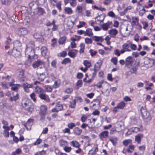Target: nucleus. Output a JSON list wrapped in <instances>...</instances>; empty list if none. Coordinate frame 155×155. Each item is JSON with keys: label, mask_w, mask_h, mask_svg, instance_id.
I'll use <instances>...</instances> for the list:
<instances>
[{"label": "nucleus", "mask_w": 155, "mask_h": 155, "mask_svg": "<svg viewBox=\"0 0 155 155\" xmlns=\"http://www.w3.org/2000/svg\"><path fill=\"white\" fill-rule=\"evenodd\" d=\"M155 62V59L150 58L148 57H145L143 59V62L141 63V66L147 68L151 67Z\"/></svg>", "instance_id": "1"}, {"label": "nucleus", "mask_w": 155, "mask_h": 155, "mask_svg": "<svg viewBox=\"0 0 155 155\" xmlns=\"http://www.w3.org/2000/svg\"><path fill=\"white\" fill-rule=\"evenodd\" d=\"M34 47V45H33V47L27 46L25 50V54L26 56H27L29 59H33L35 58V50L33 48V47Z\"/></svg>", "instance_id": "2"}, {"label": "nucleus", "mask_w": 155, "mask_h": 155, "mask_svg": "<svg viewBox=\"0 0 155 155\" xmlns=\"http://www.w3.org/2000/svg\"><path fill=\"white\" fill-rule=\"evenodd\" d=\"M14 48L12 51H9L8 53L11 54L12 53L15 52V51L20 52L21 50V44L18 41H15L14 43Z\"/></svg>", "instance_id": "3"}, {"label": "nucleus", "mask_w": 155, "mask_h": 155, "mask_svg": "<svg viewBox=\"0 0 155 155\" xmlns=\"http://www.w3.org/2000/svg\"><path fill=\"white\" fill-rule=\"evenodd\" d=\"M23 107L27 110L31 112L34 109V106L32 103L26 102L22 103Z\"/></svg>", "instance_id": "4"}, {"label": "nucleus", "mask_w": 155, "mask_h": 155, "mask_svg": "<svg viewBox=\"0 0 155 155\" xmlns=\"http://www.w3.org/2000/svg\"><path fill=\"white\" fill-rule=\"evenodd\" d=\"M15 33L19 36H23L27 34L28 30L25 28H18L16 29Z\"/></svg>", "instance_id": "5"}, {"label": "nucleus", "mask_w": 155, "mask_h": 155, "mask_svg": "<svg viewBox=\"0 0 155 155\" xmlns=\"http://www.w3.org/2000/svg\"><path fill=\"white\" fill-rule=\"evenodd\" d=\"M130 41H127L126 43H124L122 45V49L120 51V52L122 54L125 52H130L131 50L129 48Z\"/></svg>", "instance_id": "6"}, {"label": "nucleus", "mask_w": 155, "mask_h": 155, "mask_svg": "<svg viewBox=\"0 0 155 155\" xmlns=\"http://www.w3.org/2000/svg\"><path fill=\"white\" fill-rule=\"evenodd\" d=\"M140 111L141 115L143 118L146 119L148 117L149 114L145 107H142L140 109Z\"/></svg>", "instance_id": "7"}, {"label": "nucleus", "mask_w": 155, "mask_h": 155, "mask_svg": "<svg viewBox=\"0 0 155 155\" xmlns=\"http://www.w3.org/2000/svg\"><path fill=\"white\" fill-rule=\"evenodd\" d=\"M108 136V132L107 131H104L98 135V137L100 140L102 141H104Z\"/></svg>", "instance_id": "8"}, {"label": "nucleus", "mask_w": 155, "mask_h": 155, "mask_svg": "<svg viewBox=\"0 0 155 155\" xmlns=\"http://www.w3.org/2000/svg\"><path fill=\"white\" fill-rule=\"evenodd\" d=\"M44 65V63L43 61L40 60H38L33 63L32 66L34 68H37L39 67L41 68L40 66H43Z\"/></svg>", "instance_id": "9"}, {"label": "nucleus", "mask_w": 155, "mask_h": 155, "mask_svg": "<svg viewBox=\"0 0 155 155\" xmlns=\"http://www.w3.org/2000/svg\"><path fill=\"white\" fill-rule=\"evenodd\" d=\"M112 23L111 21H108L107 23L103 24L102 25V28L104 31H107L112 25Z\"/></svg>", "instance_id": "10"}, {"label": "nucleus", "mask_w": 155, "mask_h": 155, "mask_svg": "<svg viewBox=\"0 0 155 155\" xmlns=\"http://www.w3.org/2000/svg\"><path fill=\"white\" fill-rule=\"evenodd\" d=\"M105 17L104 15H98L95 18V21L97 24H99L101 22H103Z\"/></svg>", "instance_id": "11"}, {"label": "nucleus", "mask_w": 155, "mask_h": 155, "mask_svg": "<svg viewBox=\"0 0 155 155\" xmlns=\"http://www.w3.org/2000/svg\"><path fill=\"white\" fill-rule=\"evenodd\" d=\"M39 97L41 99L44 100L46 102H49L50 101V99L48 95L44 93L40 94Z\"/></svg>", "instance_id": "12"}, {"label": "nucleus", "mask_w": 155, "mask_h": 155, "mask_svg": "<svg viewBox=\"0 0 155 155\" xmlns=\"http://www.w3.org/2000/svg\"><path fill=\"white\" fill-rule=\"evenodd\" d=\"M33 85L31 84H29L27 83H24L22 87L25 92L28 93L29 91V88H31L33 87Z\"/></svg>", "instance_id": "13"}, {"label": "nucleus", "mask_w": 155, "mask_h": 155, "mask_svg": "<svg viewBox=\"0 0 155 155\" xmlns=\"http://www.w3.org/2000/svg\"><path fill=\"white\" fill-rule=\"evenodd\" d=\"M132 62V58L131 56L127 57L125 59V63L127 66H131Z\"/></svg>", "instance_id": "14"}, {"label": "nucleus", "mask_w": 155, "mask_h": 155, "mask_svg": "<svg viewBox=\"0 0 155 155\" xmlns=\"http://www.w3.org/2000/svg\"><path fill=\"white\" fill-rule=\"evenodd\" d=\"M108 33L112 37L114 38L117 34L118 31L116 29H112L108 31Z\"/></svg>", "instance_id": "15"}, {"label": "nucleus", "mask_w": 155, "mask_h": 155, "mask_svg": "<svg viewBox=\"0 0 155 155\" xmlns=\"http://www.w3.org/2000/svg\"><path fill=\"white\" fill-rule=\"evenodd\" d=\"M47 110V108L44 105H41L40 107V114H46Z\"/></svg>", "instance_id": "16"}, {"label": "nucleus", "mask_w": 155, "mask_h": 155, "mask_svg": "<svg viewBox=\"0 0 155 155\" xmlns=\"http://www.w3.org/2000/svg\"><path fill=\"white\" fill-rule=\"evenodd\" d=\"M45 72H42V73L39 72L37 73L38 76V79L41 81H43L45 78Z\"/></svg>", "instance_id": "17"}, {"label": "nucleus", "mask_w": 155, "mask_h": 155, "mask_svg": "<svg viewBox=\"0 0 155 155\" xmlns=\"http://www.w3.org/2000/svg\"><path fill=\"white\" fill-rule=\"evenodd\" d=\"M130 27V26H128L125 28L124 29L125 31L124 35V37H126L129 35L131 31V29L129 28Z\"/></svg>", "instance_id": "18"}, {"label": "nucleus", "mask_w": 155, "mask_h": 155, "mask_svg": "<svg viewBox=\"0 0 155 155\" xmlns=\"http://www.w3.org/2000/svg\"><path fill=\"white\" fill-rule=\"evenodd\" d=\"M83 64L85 66V71H87V69L89 68L91 66V63L88 60H85L83 61Z\"/></svg>", "instance_id": "19"}, {"label": "nucleus", "mask_w": 155, "mask_h": 155, "mask_svg": "<svg viewBox=\"0 0 155 155\" xmlns=\"http://www.w3.org/2000/svg\"><path fill=\"white\" fill-rule=\"evenodd\" d=\"M92 39L96 41L100 42H103L104 40L102 36H93L92 37Z\"/></svg>", "instance_id": "20"}, {"label": "nucleus", "mask_w": 155, "mask_h": 155, "mask_svg": "<svg viewBox=\"0 0 155 155\" xmlns=\"http://www.w3.org/2000/svg\"><path fill=\"white\" fill-rule=\"evenodd\" d=\"M101 62L100 61L97 62L94 65V72H96L98 71L101 67Z\"/></svg>", "instance_id": "21"}, {"label": "nucleus", "mask_w": 155, "mask_h": 155, "mask_svg": "<svg viewBox=\"0 0 155 155\" xmlns=\"http://www.w3.org/2000/svg\"><path fill=\"white\" fill-rule=\"evenodd\" d=\"M70 144L73 147L79 148L80 147V145L79 143L76 140H73L70 142Z\"/></svg>", "instance_id": "22"}, {"label": "nucleus", "mask_w": 155, "mask_h": 155, "mask_svg": "<svg viewBox=\"0 0 155 155\" xmlns=\"http://www.w3.org/2000/svg\"><path fill=\"white\" fill-rule=\"evenodd\" d=\"M64 10L65 13L68 15H71L73 12V10L70 7H65L64 8Z\"/></svg>", "instance_id": "23"}, {"label": "nucleus", "mask_w": 155, "mask_h": 155, "mask_svg": "<svg viewBox=\"0 0 155 155\" xmlns=\"http://www.w3.org/2000/svg\"><path fill=\"white\" fill-rule=\"evenodd\" d=\"M72 18H74V20H73V19H71L70 21L68 22L69 23L70 22H71L72 23V24H71L70 25H68V24H67L69 28H72L74 25L75 24L76 22L77 21V19L75 18H74V16H72Z\"/></svg>", "instance_id": "24"}, {"label": "nucleus", "mask_w": 155, "mask_h": 155, "mask_svg": "<svg viewBox=\"0 0 155 155\" xmlns=\"http://www.w3.org/2000/svg\"><path fill=\"white\" fill-rule=\"evenodd\" d=\"M59 143L60 145L63 148L68 145V142L63 139L59 140Z\"/></svg>", "instance_id": "25"}, {"label": "nucleus", "mask_w": 155, "mask_h": 155, "mask_svg": "<svg viewBox=\"0 0 155 155\" xmlns=\"http://www.w3.org/2000/svg\"><path fill=\"white\" fill-rule=\"evenodd\" d=\"M66 39L67 37L65 36H64L61 37L59 39V44L61 45L65 43Z\"/></svg>", "instance_id": "26"}, {"label": "nucleus", "mask_w": 155, "mask_h": 155, "mask_svg": "<svg viewBox=\"0 0 155 155\" xmlns=\"http://www.w3.org/2000/svg\"><path fill=\"white\" fill-rule=\"evenodd\" d=\"M143 137V135L142 134H138L135 137V141L137 143H140L141 142V138Z\"/></svg>", "instance_id": "27"}, {"label": "nucleus", "mask_w": 155, "mask_h": 155, "mask_svg": "<svg viewBox=\"0 0 155 155\" xmlns=\"http://www.w3.org/2000/svg\"><path fill=\"white\" fill-rule=\"evenodd\" d=\"M139 19L137 17H132V24L133 25H137L138 24Z\"/></svg>", "instance_id": "28"}, {"label": "nucleus", "mask_w": 155, "mask_h": 155, "mask_svg": "<svg viewBox=\"0 0 155 155\" xmlns=\"http://www.w3.org/2000/svg\"><path fill=\"white\" fill-rule=\"evenodd\" d=\"M21 86V85L20 84H15L13 86H11L12 87L11 88V89L12 90L15 91L17 92L19 88Z\"/></svg>", "instance_id": "29"}, {"label": "nucleus", "mask_w": 155, "mask_h": 155, "mask_svg": "<svg viewBox=\"0 0 155 155\" xmlns=\"http://www.w3.org/2000/svg\"><path fill=\"white\" fill-rule=\"evenodd\" d=\"M93 35V33L92 32V29L90 28H88L85 31V36H92Z\"/></svg>", "instance_id": "30"}, {"label": "nucleus", "mask_w": 155, "mask_h": 155, "mask_svg": "<svg viewBox=\"0 0 155 155\" xmlns=\"http://www.w3.org/2000/svg\"><path fill=\"white\" fill-rule=\"evenodd\" d=\"M83 82L82 80H78L76 83L75 87L77 89H78L82 86Z\"/></svg>", "instance_id": "31"}, {"label": "nucleus", "mask_w": 155, "mask_h": 155, "mask_svg": "<svg viewBox=\"0 0 155 155\" xmlns=\"http://www.w3.org/2000/svg\"><path fill=\"white\" fill-rule=\"evenodd\" d=\"M82 130L78 127H76L74 130V133L77 135H80L82 133Z\"/></svg>", "instance_id": "32"}, {"label": "nucleus", "mask_w": 155, "mask_h": 155, "mask_svg": "<svg viewBox=\"0 0 155 155\" xmlns=\"http://www.w3.org/2000/svg\"><path fill=\"white\" fill-rule=\"evenodd\" d=\"M98 149L97 147H93L89 152V154L91 155L95 154L96 152L98 151Z\"/></svg>", "instance_id": "33"}, {"label": "nucleus", "mask_w": 155, "mask_h": 155, "mask_svg": "<svg viewBox=\"0 0 155 155\" xmlns=\"http://www.w3.org/2000/svg\"><path fill=\"white\" fill-rule=\"evenodd\" d=\"M109 140L113 145H115L117 143V138L116 137H111L109 139Z\"/></svg>", "instance_id": "34"}, {"label": "nucleus", "mask_w": 155, "mask_h": 155, "mask_svg": "<svg viewBox=\"0 0 155 155\" xmlns=\"http://www.w3.org/2000/svg\"><path fill=\"white\" fill-rule=\"evenodd\" d=\"M104 84V81L103 80H101L100 81L98 82L96 84L94 85V86H96L98 88H101L102 87V85Z\"/></svg>", "instance_id": "35"}, {"label": "nucleus", "mask_w": 155, "mask_h": 155, "mask_svg": "<svg viewBox=\"0 0 155 155\" xmlns=\"http://www.w3.org/2000/svg\"><path fill=\"white\" fill-rule=\"evenodd\" d=\"M134 145H132L129 146L128 147L126 150L127 152L132 153L134 151Z\"/></svg>", "instance_id": "36"}, {"label": "nucleus", "mask_w": 155, "mask_h": 155, "mask_svg": "<svg viewBox=\"0 0 155 155\" xmlns=\"http://www.w3.org/2000/svg\"><path fill=\"white\" fill-rule=\"evenodd\" d=\"M41 52L43 56H45L47 52V49L45 47H43L41 49Z\"/></svg>", "instance_id": "37"}, {"label": "nucleus", "mask_w": 155, "mask_h": 155, "mask_svg": "<svg viewBox=\"0 0 155 155\" xmlns=\"http://www.w3.org/2000/svg\"><path fill=\"white\" fill-rule=\"evenodd\" d=\"M125 103L123 101H121L117 105L118 109H123L125 106Z\"/></svg>", "instance_id": "38"}, {"label": "nucleus", "mask_w": 155, "mask_h": 155, "mask_svg": "<svg viewBox=\"0 0 155 155\" xmlns=\"http://www.w3.org/2000/svg\"><path fill=\"white\" fill-rule=\"evenodd\" d=\"M42 89L39 87L38 86L36 87L35 88V91L38 94H40L42 92Z\"/></svg>", "instance_id": "39"}, {"label": "nucleus", "mask_w": 155, "mask_h": 155, "mask_svg": "<svg viewBox=\"0 0 155 155\" xmlns=\"http://www.w3.org/2000/svg\"><path fill=\"white\" fill-rule=\"evenodd\" d=\"M75 11L78 14L81 13L83 11L82 7L80 5L78 6L75 9Z\"/></svg>", "instance_id": "40"}, {"label": "nucleus", "mask_w": 155, "mask_h": 155, "mask_svg": "<svg viewBox=\"0 0 155 155\" xmlns=\"http://www.w3.org/2000/svg\"><path fill=\"white\" fill-rule=\"evenodd\" d=\"M80 49L79 50V52L80 54L83 53L84 52L85 45L84 43H81L80 45Z\"/></svg>", "instance_id": "41"}, {"label": "nucleus", "mask_w": 155, "mask_h": 155, "mask_svg": "<svg viewBox=\"0 0 155 155\" xmlns=\"http://www.w3.org/2000/svg\"><path fill=\"white\" fill-rule=\"evenodd\" d=\"M56 107L59 111L62 110L63 109L62 105L59 102L56 103Z\"/></svg>", "instance_id": "42"}, {"label": "nucleus", "mask_w": 155, "mask_h": 155, "mask_svg": "<svg viewBox=\"0 0 155 155\" xmlns=\"http://www.w3.org/2000/svg\"><path fill=\"white\" fill-rule=\"evenodd\" d=\"M68 3H69L70 5L74 7H75L77 5V0H71Z\"/></svg>", "instance_id": "43"}, {"label": "nucleus", "mask_w": 155, "mask_h": 155, "mask_svg": "<svg viewBox=\"0 0 155 155\" xmlns=\"http://www.w3.org/2000/svg\"><path fill=\"white\" fill-rule=\"evenodd\" d=\"M33 122V120L31 119H29L26 122V124L24 125V126L26 127V128L28 130L27 125H31Z\"/></svg>", "instance_id": "44"}, {"label": "nucleus", "mask_w": 155, "mask_h": 155, "mask_svg": "<svg viewBox=\"0 0 155 155\" xmlns=\"http://www.w3.org/2000/svg\"><path fill=\"white\" fill-rule=\"evenodd\" d=\"M130 45L131 49L134 51L136 50L137 48V46L134 44H133L132 42L130 41Z\"/></svg>", "instance_id": "45"}, {"label": "nucleus", "mask_w": 155, "mask_h": 155, "mask_svg": "<svg viewBox=\"0 0 155 155\" xmlns=\"http://www.w3.org/2000/svg\"><path fill=\"white\" fill-rule=\"evenodd\" d=\"M34 37L36 39H41L42 38V36L40 33H36L34 35Z\"/></svg>", "instance_id": "46"}, {"label": "nucleus", "mask_w": 155, "mask_h": 155, "mask_svg": "<svg viewBox=\"0 0 155 155\" xmlns=\"http://www.w3.org/2000/svg\"><path fill=\"white\" fill-rule=\"evenodd\" d=\"M91 103L92 104V105L91 106V107H93L97 105H98L99 104V101L97 100H94L91 102Z\"/></svg>", "instance_id": "47"}, {"label": "nucleus", "mask_w": 155, "mask_h": 155, "mask_svg": "<svg viewBox=\"0 0 155 155\" xmlns=\"http://www.w3.org/2000/svg\"><path fill=\"white\" fill-rule=\"evenodd\" d=\"M71 61V59L69 58H66L63 60L61 63L62 64H67L70 63Z\"/></svg>", "instance_id": "48"}, {"label": "nucleus", "mask_w": 155, "mask_h": 155, "mask_svg": "<svg viewBox=\"0 0 155 155\" xmlns=\"http://www.w3.org/2000/svg\"><path fill=\"white\" fill-rule=\"evenodd\" d=\"M130 130L131 131L137 133L140 131L139 128L138 127H133L130 128Z\"/></svg>", "instance_id": "49"}, {"label": "nucleus", "mask_w": 155, "mask_h": 155, "mask_svg": "<svg viewBox=\"0 0 155 155\" xmlns=\"http://www.w3.org/2000/svg\"><path fill=\"white\" fill-rule=\"evenodd\" d=\"M60 83V81L59 80H57L54 82V83L53 85V87L54 88H56L59 86V84Z\"/></svg>", "instance_id": "50"}, {"label": "nucleus", "mask_w": 155, "mask_h": 155, "mask_svg": "<svg viewBox=\"0 0 155 155\" xmlns=\"http://www.w3.org/2000/svg\"><path fill=\"white\" fill-rule=\"evenodd\" d=\"M89 116V115L83 114L81 118V120L83 123L85 122Z\"/></svg>", "instance_id": "51"}, {"label": "nucleus", "mask_w": 155, "mask_h": 155, "mask_svg": "<svg viewBox=\"0 0 155 155\" xmlns=\"http://www.w3.org/2000/svg\"><path fill=\"white\" fill-rule=\"evenodd\" d=\"M131 141L132 140L130 139L125 140L123 141V143L124 145L127 146Z\"/></svg>", "instance_id": "52"}, {"label": "nucleus", "mask_w": 155, "mask_h": 155, "mask_svg": "<svg viewBox=\"0 0 155 155\" xmlns=\"http://www.w3.org/2000/svg\"><path fill=\"white\" fill-rule=\"evenodd\" d=\"M117 58L115 57H114L112 58L111 59V61L113 63L114 65H116L117 64Z\"/></svg>", "instance_id": "53"}, {"label": "nucleus", "mask_w": 155, "mask_h": 155, "mask_svg": "<svg viewBox=\"0 0 155 155\" xmlns=\"http://www.w3.org/2000/svg\"><path fill=\"white\" fill-rule=\"evenodd\" d=\"M36 95L34 93H33L30 95V97L31 99L33 101L36 102V99L35 97Z\"/></svg>", "instance_id": "54"}, {"label": "nucleus", "mask_w": 155, "mask_h": 155, "mask_svg": "<svg viewBox=\"0 0 155 155\" xmlns=\"http://www.w3.org/2000/svg\"><path fill=\"white\" fill-rule=\"evenodd\" d=\"M46 91L48 92H51L52 91V89L51 86L49 85H45V86Z\"/></svg>", "instance_id": "55"}, {"label": "nucleus", "mask_w": 155, "mask_h": 155, "mask_svg": "<svg viewBox=\"0 0 155 155\" xmlns=\"http://www.w3.org/2000/svg\"><path fill=\"white\" fill-rule=\"evenodd\" d=\"M85 41L87 44H89L92 43V40L91 38H86L85 39Z\"/></svg>", "instance_id": "56"}, {"label": "nucleus", "mask_w": 155, "mask_h": 155, "mask_svg": "<svg viewBox=\"0 0 155 155\" xmlns=\"http://www.w3.org/2000/svg\"><path fill=\"white\" fill-rule=\"evenodd\" d=\"M146 10L144 8V7H143V8L141 10H139V15L140 16H142L145 13Z\"/></svg>", "instance_id": "57"}, {"label": "nucleus", "mask_w": 155, "mask_h": 155, "mask_svg": "<svg viewBox=\"0 0 155 155\" xmlns=\"http://www.w3.org/2000/svg\"><path fill=\"white\" fill-rule=\"evenodd\" d=\"M132 7L131 6H129L125 8L123 12L121 13V15H124L127 12V11L131 9Z\"/></svg>", "instance_id": "58"}, {"label": "nucleus", "mask_w": 155, "mask_h": 155, "mask_svg": "<svg viewBox=\"0 0 155 155\" xmlns=\"http://www.w3.org/2000/svg\"><path fill=\"white\" fill-rule=\"evenodd\" d=\"M55 21L54 20H53V27L52 29L53 31H55L57 30L58 28V26L55 24Z\"/></svg>", "instance_id": "59"}, {"label": "nucleus", "mask_w": 155, "mask_h": 155, "mask_svg": "<svg viewBox=\"0 0 155 155\" xmlns=\"http://www.w3.org/2000/svg\"><path fill=\"white\" fill-rule=\"evenodd\" d=\"M72 148L71 147H67L66 146L64 147L63 148V150L64 151L67 153L70 152Z\"/></svg>", "instance_id": "60"}, {"label": "nucleus", "mask_w": 155, "mask_h": 155, "mask_svg": "<svg viewBox=\"0 0 155 155\" xmlns=\"http://www.w3.org/2000/svg\"><path fill=\"white\" fill-rule=\"evenodd\" d=\"M12 0H1L2 3L4 5L10 4Z\"/></svg>", "instance_id": "61"}, {"label": "nucleus", "mask_w": 155, "mask_h": 155, "mask_svg": "<svg viewBox=\"0 0 155 155\" xmlns=\"http://www.w3.org/2000/svg\"><path fill=\"white\" fill-rule=\"evenodd\" d=\"M67 54V52L65 51H64L58 53V55L60 57H64Z\"/></svg>", "instance_id": "62"}, {"label": "nucleus", "mask_w": 155, "mask_h": 155, "mask_svg": "<svg viewBox=\"0 0 155 155\" xmlns=\"http://www.w3.org/2000/svg\"><path fill=\"white\" fill-rule=\"evenodd\" d=\"M79 23V24L77 26V28H82L86 25V23L84 21H80Z\"/></svg>", "instance_id": "63"}, {"label": "nucleus", "mask_w": 155, "mask_h": 155, "mask_svg": "<svg viewBox=\"0 0 155 155\" xmlns=\"http://www.w3.org/2000/svg\"><path fill=\"white\" fill-rule=\"evenodd\" d=\"M137 69L135 67H133L130 70V72L131 74H136Z\"/></svg>", "instance_id": "64"}]
</instances>
